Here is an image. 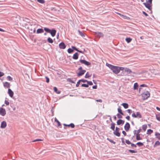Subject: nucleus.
<instances>
[{
  "mask_svg": "<svg viewBox=\"0 0 160 160\" xmlns=\"http://www.w3.org/2000/svg\"><path fill=\"white\" fill-rule=\"evenodd\" d=\"M106 65L115 74L119 73L120 71H123L124 69V68L123 67L113 66L107 63H106Z\"/></svg>",
  "mask_w": 160,
  "mask_h": 160,
  "instance_id": "nucleus-1",
  "label": "nucleus"
},
{
  "mask_svg": "<svg viewBox=\"0 0 160 160\" xmlns=\"http://www.w3.org/2000/svg\"><path fill=\"white\" fill-rule=\"evenodd\" d=\"M44 31L47 33H50L52 37H54L56 33V30L54 28L50 29L46 27L44 28Z\"/></svg>",
  "mask_w": 160,
  "mask_h": 160,
  "instance_id": "nucleus-2",
  "label": "nucleus"
},
{
  "mask_svg": "<svg viewBox=\"0 0 160 160\" xmlns=\"http://www.w3.org/2000/svg\"><path fill=\"white\" fill-rule=\"evenodd\" d=\"M123 72H124L121 75L122 76H129V74L132 72V71L129 68H124Z\"/></svg>",
  "mask_w": 160,
  "mask_h": 160,
  "instance_id": "nucleus-3",
  "label": "nucleus"
},
{
  "mask_svg": "<svg viewBox=\"0 0 160 160\" xmlns=\"http://www.w3.org/2000/svg\"><path fill=\"white\" fill-rule=\"evenodd\" d=\"M132 117L134 118H142V115L140 112H137L136 113H133L132 114Z\"/></svg>",
  "mask_w": 160,
  "mask_h": 160,
  "instance_id": "nucleus-4",
  "label": "nucleus"
},
{
  "mask_svg": "<svg viewBox=\"0 0 160 160\" xmlns=\"http://www.w3.org/2000/svg\"><path fill=\"white\" fill-rule=\"evenodd\" d=\"M79 62L82 63L85 65L87 66H89L91 65V63L89 62L86 61L85 60L80 59Z\"/></svg>",
  "mask_w": 160,
  "mask_h": 160,
  "instance_id": "nucleus-5",
  "label": "nucleus"
},
{
  "mask_svg": "<svg viewBox=\"0 0 160 160\" xmlns=\"http://www.w3.org/2000/svg\"><path fill=\"white\" fill-rule=\"evenodd\" d=\"M145 7L148 8L150 11H151L150 13H152V4L150 3H148L146 2H143V3Z\"/></svg>",
  "mask_w": 160,
  "mask_h": 160,
  "instance_id": "nucleus-6",
  "label": "nucleus"
},
{
  "mask_svg": "<svg viewBox=\"0 0 160 160\" xmlns=\"http://www.w3.org/2000/svg\"><path fill=\"white\" fill-rule=\"evenodd\" d=\"M95 36L98 38H100L104 36L103 34L101 32H97L95 33Z\"/></svg>",
  "mask_w": 160,
  "mask_h": 160,
  "instance_id": "nucleus-7",
  "label": "nucleus"
},
{
  "mask_svg": "<svg viewBox=\"0 0 160 160\" xmlns=\"http://www.w3.org/2000/svg\"><path fill=\"white\" fill-rule=\"evenodd\" d=\"M6 114L5 109L3 108H0V114L3 116H4Z\"/></svg>",
  "mask_w": 160,
  "mask_h": 160,
  "instance_id": "nucleus-8",
  "label": "nucleus"
},
{
  "mask_svg": "<svg viewBox=\"0 0 160 160\" xmlns=\"http://www.w3.org/2000/svg\"><path fill=\"white\" fill-rule=\"evenodd\" d=\"M59 47L60 49H65L66 46L63 42H62L59 44Z\"/></svg>",
  "mask_w": 160,
  "mask_h": 160,
  "instance_id": "nucleus-9",
  "label": "nucleus"
},
{
  "mask_svg": "<svg viewBox=\"0 0 160 160\" xmlns=\"http://www.w3.org/2000/svg\"><path fill=\"white\" fill-rule=\"evenodd\" d=\"M130 126L129 123L128 122H126L124 126L125 130L127 131H128L130 128Z\"/></svg>",
  "mask_w": 160,
  "mask_h": 160,
  "instance_id": "nucleus-10",
  "label": "nucleus"
},
{
  "mask_svg": "<svg viewBox=\"0 0 160 160\" xmlns=\"http://www.w3.org/2000/svg\"><path fill=\"white\" fill-rule=\"evenodd\" d=\"M8 93L11 98H12L13 95V92L10 88H8Z\"/></svg>",
  "mask_w": 160,
  "mask_h": 160,
  "instance_id": "nucleus-11",
  "label": "nucleus"
},
{
  "mask_svg": "<svg viewBox=\"0 0 160 160\" xmlns=\"http://www.w3.org/2000/svg\"><path fill=\"white\" fill-rule=\"evenodd\" d=\"M86 72V70H84L80 71L79 72L77 73V75L78 77L81 76L83 75Z\"/></svg>",
  "mask_w": 160,
  "mask_h": 160,
  "instance_id": "nucleus-12",
  "label": "nucleus"
},
{
  "mask_svg": "<svg viewBox=\"0 0 160 160\" xmlns=\"http://www.w3.org/2000/svg\"><path fill=\"white\" fill-rule=\"evenodd\" d=\"M7 126V123L5 121H3L1 122V128H5Z\"/></svg>",
  "mask_w": 160,
  "mask_h": 160,
  "instance_id": "nucleus-13",
  "label": "nucleus"
},
{
  "mask_svg": "<svg viewBox=\"0 0 160 160\" xmlns=\"http://www.w3.org/2000/svg\"><path fill=\"white\" fill-rule=\"evenodd\" d=\"M117 122L118 125L123 124L124 123V121L123 120L121 119H119L118 120Z\"/></svg>",
  "mask_w": 160,
  "mask_h": 160,
  "instance_id": "nucleus-14",
  "label": "nucleus"
},
{
  "mask_svg": "<svg viewBox=\"0 0 160 160\" xmlns=\"http://www.w3.org/2000/svg\"><path fill=\"white\" fill-rule=\"evenodd\" d=\"M78 55L79 54L78 52H76L72 56V58L75 60L77 59L78 58Z\"/></svg>",
  "mask_w": 160,
  "mask_h": 160,
  "instance_id": "nucleus-15",
  "label": "nucleus"
},
{
  "mask_svg": "<svg viewBox=\"0 0 160 160\" xmlns=\"http://www.w3.org/2000/svg\"><path fill=\"white\" fill-rule=\"evenodd\" d=\"M3 86L5 88H9L10 87V83L8 82H5L3 83Z\"/></svg>",
  "mask_w": 160,
  "mask_h": 160,
  "instance_id": "nucleus-16",
  "label": "nucleus"
},
{
  "mask_svg": "<svg viewBox=\"0 0 160 160\" xmlns=\"http://www.w3.org/2000/svg\"><path fill=\"white\" fill-rule=\"evenodd\" d=\"M143 95L146 96V99H147L150 96V94L149 92L147 91L144 92V93H143Z\"/></svg>",
  "mask_w": 160,
  "mask_h": 160,
  "instance_id": "nucleus-17",
  "label": "nucleus"
},
{
  "mask_svg": "<svg viewBox=\"0 0 160 160\" xmlns=\"http://www.w3.org/2000/svg\"><path fill=\"white\" fill-rule=\"evenodd\" d=\"M44 30L42 28H39L38 29L37 31V33L38 34L42 33L44 32Z\"/></svg>",
  "mask_w": 160,
  "mask_h": 160,
  "instance_id": "nucleus-18",
  "label": "nucleus"
},
{
  "mask_svg": "<svg viewBox=\"0 0 160 160\" xmlns=\"http://www.w3.org/2000/svg\"><path fill=\"white\" fill-rule=\"evenodd\" d=\"M53 90L57 94H60L61 92V91L58 90L57 88L56 87H54Z\"/></svg>",
  "mask_w": 160,
  "mask_h": 160,
  "instance_id": "nucleus-19",
  "label": "nucleus"
},
{
  "mask_svg": "<svg viewBox=\"0 0 160 160\" xmlns=\"http://www.w3.org/2000/svg\"><path fill=\"white\" fill-rule=\"evenodd\" d=\"M115 123L113 122H112L111 124L110 128L114 131L115 130Z\"/></svg>",
  "mask_w": 160,
  "mask_h": 160,
  "instance_id": "nucleus-20",
  "label": "nucleus"
},
{
  "mask_svg": "<svg viewBox=\"0 0 160 160\" xmlns=\"http://www.w3.org/2000/svg\"><path fill=\"white\" fill-rule=\"evenodd\" d=\"M122 105L125 109L128 108L129 106L128 104L126 103H123L122 104Z\"/></svg>",
  "mask_w": 160,
  "mask_h": 160,
  "instance_id": "nucleus-21",
  "label": "nucleus"
},
{
  "mask_svg": "<svg viewBox=\"0 0 160 160\" xmlns=\"http://www.w3.org/2000/svg\"><path fill=\"white\" fill-rule=\"evenodd\" d=\"M113 134L116 136L120 137V133L119 132V131H114L113 132Z\"/></svg>",
  "mask_w": 160,
  "mask_h": 160,
  "instance_id": "nucleus-22",
  "label": "nucleus"
},
{
  "mask_svg": "<svg viewBox=\"0 0 160 160\" xmlns=\"http://www.w3.org/2000/svg\"><path fill=\"white\" fill-rule=\"evenodd\" d=\"M78 32L79 35L82 37H85V34L82 31H80L79 30H78Z\"/></svg>",
  "mask_w": 160,
  "mask_h": 160,
  "instance_id": "nucleus-23",
  "label": "nucleus"
},
{
  "mask_svg": "<svg viewBox=\"0 0 160 160\" xmlns=\"http://www.w3.org/2000/svg\"><path fill=\"white\" fill-rule=\"evenodd\" d=\"M118 112L122 115H124V114L122 111V110L120 108V107H119L118 109Z\"/></svg>",
  "mask_w": 160,
  "mask_h": 160,
  "instance_id": "nucleus-24",
  "label": "nucleus"
},
{
  "mask_svg": "<svg viewBox=\"0 0 160 160\" xmlns=\"http://www.w3.org/2000/svg\"><path fill=\"white\" fill-rule=\"evenodd\" d=\"M138 84L137 82L135 83L134 84L133 88L134 90H137L138 89Z\"/></svg>",
  "mask_w": 160,
  "mask_h": 160,
  "instance_id": "nucleus-25",
  "label": "nucleus"
},
{
  "mask_svg": "<svg viewBox=\"0 0 160 160\" xmlns=\"http://www.w3.org/2000/svg\"><path fill=\"white\" fill-rule=\"evenodd\" d=\"M136 138L137 140H139L142 139L140 137V134H137Z\"/></svg>",
  "mask_w": 160,
  "mask_h": 160,
  "instance_id": "nucleus-26",
  "label": "nucleus"
},
{
  "mask_svg": "<svg viewBox=\"0 0 160 160\" xmlns=\"http://www.w3.org/2000/svg\"><path fill=\"white\" fill-rule=\"evenodd\" d=\"M48 42L49 43H52L53 42V40L50 38L49 37L47 39Z\"/></svg>",
  "mask_w": 160,
  "mask_h": 160,
  "instance_id": "nucleus-27",
  "label": "nucleus"
},
{
  "mask_svg": "<svg viewBox=\"0 0 160 160\" xmlns=\"http://www.w3.org/2000/svg\"><path fill=\"white\" fill-rule=\"evenodd\" d=\"M125 40H126V41L128 43H129L132 40V38H126Z\"/></svg>",
  "mask_w": 160,
  "mask_h": 160,
  "instance_id": "nucleus-28",
  "label": "nucleus"
},
{
  "mask_svg": "<svg viewBox=\"0 0 160 160\" xmlns=\"http://www.w3.org/2000/svg\"><path fill=\"white\" fill-rule=\"evenodd\" d=\"M155 135L157 138L160 140V133L156 132L155 134Z\"/></svg>",
  "mask_w": 160,
  "mask_h": 160,
  "instance_id": "nucleus-29",
  "label": "nucleus"
},
{
  "mask_svg": "<svg viewBox=\"0 0 160 160\" xmlns=\"http://www.w3.org/2000/svg\"><path fill=\"white\" fill-rule=\"evenodd\" d=\"M91 75H92L91 74L90 75L89 74V73H88V72H87L85 75V78H88L90 77H91Z\"/></svg>",
  "mask_w": 160,
  "mask_h": 160,
  "instance_id": "nucleus-30",
  "label": "nucleus"
},
{
  "mask_svg": "<svg viewBox=\"0 0 160 160\" xmlns=\"http://www.w3.org/2000/svg\"><path fill=\"white\" fill-rule=\"evenodd\" d=\"M153 130L151 129H149L148 130L147 134H150L153 132Z\"/></svg>",
  "mask_w": 160,
  "mask_h": 160,
  "instance_id": "nucleus-31",
  "label": "nucleus"
},
{
  "mask_svg": "<svg viewBox=\"0 0 160 160\" xmlns=\"http://www.w3.org/2000/svg\"><path fill=\"white\" fill-rule=\"evenodd\" d=\"M73 52V49L72 48H69L68 50V52L69 53H71Z\"/></svg>",
  "mask_w": 160,
  "mask_h": 160,
  "instance_id": "nucleus-32",
  "label": "nucleus"
},
{
  "mask_svg": "<svg viewBox=\"0 0 160 160\" xmlns=\"http://www.w3.org/2000/svg\"><path fill=\"white\" fill-rule=\"evenodd\" d=\"M156 118L158 120L160 121V113L156 115Z\"/></svg>",
  "mask_w": 160,
  "mask_h": 160,
  "instance_id": "nucleus-33",
  "label": "nucleus"
},
{
  "mask_svg": "<svg viewBox=\"0 0 160 160\" xmlns=\"http://www.w3.org/2000/svg\"><path fill=\"white\" fill-rule=\"evenodd\" d=\"M55 121L58 123V127L61 125L60 122L56 118H55Z\"/></svg>",
  "mask_w": 160,
  "mask_h": 160,
  "instance_id": "nucleus-34",
  "label": "nucleus"
},
{
  "mask_svg": "<svg viewBox=\"0 0 160 160\" xmlns=\"http://www.w3.org/2000/svg\"><path fill=\"white\" fill-rule=\"evenodd\" d=\"M136 145H137L139 147L142 146L143 145V144L142 142H137Z\"/></svg>",
  "mask_w": 160,
  "mask_h": 160,
  "instance_id": "nucleus-35",
  "label": "nucleus"
},
{
  "mask_svg": "<svg viewBox=\"0 0 160 160\" xmlns=\"http://www.w3.org/2000/svg\"><path fill=\"white\" fill-rule=\"evenodd\" d=\"M67 126H68V127H70L72 128H73L75 127V125L74 124H73L72 123H71L70 124L67 125Z\"/></svg>",
  "mask_w": 160,
  "mask_h": 160,
  "instance_id": "nucleus-36",
  "label": "nucleus"
},
{
  "mask_svg": "<svg viewBox=\"0 0 160 160\" xmlns=\"http://www.w3.org/2000/svg\"><path fill=\"white\" fill-rule=\"evenodd\" d=\"M147 128V126L146 125H143L142 126V128L144 131H145Z\"/></svg>",
  "mask_w": 160,
  "mask_h": 160,
  "instance_id": "nucleus-37",
  "label": "nucleus"
},
{
  "mask_svg": "<svg viewBox=\"0 0 160 160\" xmlns=\"http://www.w3.org/2000/svg\"><path fill=\"white\" fill-rule=\"evenodd\" d=\"M131 145V148L132 149H134L137 147L136 145L135 144L133 143H132V144Z\"/></svg>",
  "mask_w": 160,
  "mask_h": 160,
  "instance_id": "nucleus-38",
  "label": "nucleus"
},
{
  "mask_svg": "<svg viewBox=\"0 0 160 160\" xmlns=\"http://www.w3.org/2000/svg\"><path fill=\"white\" fill-rule=\"evenodd\" d=\"M128 151L132 153H137V151L131 150V149H129L128 150Z\"/></svg>",
  "mask_w": 160,
  "mask_h": 160,
  "instance_id": "nucleus-39",
  "label": "nucleus"
},
{
  "mask_svg": "<svg viewBox=\"0 0 160 160\" xmlns=\"http://www.w3.org/2000/svg\"><path fill=\"white\" fill-rule=\"evenodd\" d=\"M7 79L8 81H11L12 80V78L11 76H8L7 77Z\"/></svg>",
  "mask_w": 160,
  "mask_h": 160,
  "instance_id": "nucleus-40",
  "label": "nucleus"
},
{
  "mask_svg": "<svg viewBox=\"0 0 160 160\" xmlns=\"http://www.w3.org/2000/svg\"><path fill=\"white\" fill-rule=\"evenodd\" d=\"M42 140L41 139H36L32 141V142H39V141H42Z\"/></svg>",
  "mask_w": 160,
  "mask_h": 160,
  "instance_id": "nucleus-41",
  "label": "nucleus"
},
{
  "mask_svg": "<svg viewBox=\"0 0 160 160\" xmlns=\"http://www.w3.org/2000/svg\"><path fill=\"white\" fill-rule=\"evenodd\" d=\"M81 87L85 88H88V84H82L81 85Z\"/></svg>",
  "mask_w": 160,
  "mask_h": 160,
  "instance_id": "nucleus-42",
  "label": "nucleus"
},
{
  "mask_svg": "<svg viewBox=\"0 0 160 160\" xmlns=\"http://www.w3.org/2000/svg\"><path fill=\"white\" fill-rule=\"evenodd\" d=\"M107 140H108L111 142L115 144V142L113 140L109 138H107Z\"/></svg>",
  "mask_w": 160,
  "mask_h": 160,
  "instance_id": "nucleus-43",
  "label": "nucleus"
},
{
  "mask_svg": "<svg viewBox=\"0 0 160 160\" xmlns=\"http://www.w3.org/2000/svg\"><path fill=\"white\" fill-rule=\"evenodd\" d=\"M87 84H88V86L89 85H93V83L91 81H87Z\"/></svg>",
  "mask_w": 160,
  "mask_h": 160,
  "instance_id": "nucleus-44",
  "label": "nucleus"
},
{
  "mask_svg": "<svg viewBox=\"0 0 160 160\" xmlns=\"http://www.w3.org/2000/svg\"><path fill=\"white\" fill-rule=\"evenodd\" d=\"M125 142L128 144H131L132 143L128 140H126Z\"/></svg>",
  "mask_w": 160,
  "mask_h": 160,
  "instance_id": "nucleus-45",
  "label": "nucleus"
},
{
  "mask_svg": "<svg viewBox=\"0 0 160 160\" xmlns=\"http://www.w3.org/2000/svg\"><path fill=\"white\" fill-rule=\"evenodd\" d=\"M160 145V142L159 141H156L154 145V147H155L156 145Z\"/></svg>",
  "mask_w": 160,
  "mask_h": 160,
  "instance_id": "nucleus-46",
  "label": "nucleus"
},
{
  "mask_svg": "<svg viewBox=\"0 0 160 160\" xmlns=\"http://www.w3.org/2000/svg\"><path fill=\"white\" fill-rule=\"evenodd\" d=\"M80 82H81V81H80V80H79L78 81V82H77V83L76 84V87H79V86L80 84Z\"/></svg>",
  "mask_w": 160,
  "mask_h": 160,
  "instance_id": "nucleus-47",
  "label": "nucleus"
},
{
  "mask_svg": "<svg viewBox=\"0 0 160 160\" xmlns=\"http://www.w3.org/2000/svg\"><path fill=\"white\" fill-rule=\"evenodd\" d=\"M38 2L41 3H43L45 2L44 0H37Z\"/></svg>",
  "mask_w": 160,
  "mask_h": 160,
  "instance_id": "nucleus-48",
  "label": "nucleus"
},
{
  "mask_svg": "<svg viewBox=\"0 0 160 160\" xmlns=\"http://www.w3.org/2000/svg\"><path fill=\"white\" fill-rule=\"evenodd\" d=\"M68 82H70L72 83H74V82L71 79V78H68Z\"/></svg>",
  "mask_w": 160,
  "mask_h": 160,
  "instance_id": "nucleus-49",
  "label": "nucleus"
},
{
  "mask_svg": "<svg viewBox=\"0 0 160 160\" xmlns=\"http://www.w3.org/2000/svg\"><path fill=\"white\" fill-rule=\"evenodd\" d=\"M80 81H81V82H87L88 80L85 79H80Z\"/></svg>",
  "mask_w": 160,
  "mask_h": 160,
  "instance_id": "nucleus-50",
  "label": "nucleus"
},
{
  "mask_svg": "<svg viewBox=\"0 0 160 160\" xmlns=\"http://www.w3.org/2000/svg\"><path fill=\"white\" fill-rule=\"evenodd\" d=\"M117 116L118 117V118H122V115H121L120 114L118 113L117 114Z\"/></svg>",
  "mask_w": 160,
  "mask_h": 160,
  "instance_id": "nucleus-51",
  "label": "nucleus"
},
{
  "mask_svg": "<svg viewBox=\"0 0 160 160\" xmlns=\"http://www.w3.org/2000/svg\"><path fill=\"white\" fill-rule=\"evenodd\" d=\"M46 79V82L47 83H48L49 82V78L47 77H45Z\"/></svg>",
  "mask_w": 160,
  "mask_h": 160,
  "instance_id": "nucleus-52",
  "label": "nucleus"
},
{
  "mask_svg": "<svg viewBox=\"0 0 160 160\" xmlns=\"http://www.w3.org/2000/svg\"><path fill=\"white\" fill-rule=\"evenodd\" d=\"M126 111L130 114L132 112V111L131 109H128L126 110Z\"/></svg>",
  "mask_w": 160,
  "mask_h": 160,
  "instance_id": "nucleus-53",
  "label": "nucleus"
},
{
  "mask_svg": "<svg viewBox=\"0 0 160 160\" xmlns=\"http://www.w3.org/2000/svg\"><path fill=\"white\" fill-rule=\"evenodd\" d=\"M72 49H73V51L74 50H76V51H77V50H78V49L77 48L75 47L72 46Z\"/></svg>",
  "mask_w": 160,
  "mask_h": 160,
  "instance_id": "nucleus-54",
  "label": "nucleus"
},
{
  "mask_svg": "<svg viewBox=\"0 0 160 160\" xmlns=\"http://www.w3.org/2000/svg\"><path fill=\"white\" fill-rule=\"evenodd\" d=\"M4 75V73L1 72H0V77H1Z\"/></svg>",
  "mask_w": 160,
  "mask_h": 160,
  "instance_id": "nucleus-55",
  "label": "nucleus"
},
{
  "mask_svg": "<svg viewBox=\"0 0 160 160\" xmlns=\"http://www.w3.org/2000/svg\"><path fill=\"white\" fill-rule=\"evenodd\" d=\"M5 103L7 105H9V102L8 101H7L6 100H5Z\"/></svg>",
  "mask_w": 160,
  "mask_h": 160,
  "instance_id": "nucleus-56",
  "label": "nucleus"
},
{
  "mask_svg": "<svg viewBox=\"0 0 160 160\" xmlns=\"http://www.w3.org/2000/svg\"><path fill=\"white\" fill-rule=\"evenodd\" d=\"M77 51L78 52H80L81 53H82V54H84V51H82L79 50L78 49L77 50Z\"/></svg>",
  "mask_w": 160,
  "mask_h": 160,
  "instance_id": "nucleus-57",
  "label": "nucleus"
},
{
  "mask_svg": "<svg viewBox=\"0 0 160 160\" xmlns=\"http://www.w3.org/2000/svg\"><path fill=\"white\" fill-rule=\"evenodd\" d=\"M141 128H140L137 131V134H139V133L141 132Z\"/></svg>",
  "mask_w": 160,
  "mask_h": 160,
  "instance_id": "nucleus-58",
  "label": "nucleus"
},
{
  "mask_svg": "<svg viewBox=\"0 0 160 160\" xmlns=\"http://www.w3.org/2000/svg\"><path fill=\"white\" fill-rule=\"evenodd\" d=\"M142 13L144 15L146 16H148L147 13L144 11H142Z\"/></svg>",
  "mask_w": 160,
  "mask_h": 160,
  "instance_id": "nucleus-59",
  "label": "nucleus"
},
{
  "mask_svg": "<svg viewBox=\"0 0 160 160\" xmlns=\"http://www.w3.org/2000/svg\"><path fill=\"white\" fill-rule=\"evenodd\" d=\"M147 86V85L145 84H142L140 85L141 87H146Z\"/></svg>",
  "mask_w": 160,
  "mask_h": 160,
  "instance_id": "nucleus-60",
  "label": "nucleus"
},
{
  "mask_svg": "<svg viewBox=\"0 0 160 160\" xmlns=\"http://www.w3.org/2000/svg\"><path fill=\"white\" fill-rule=\"evenodd\" d=\"M124 138H122V143L123 144H125L126 145L125 143V142H124Z\"/></svg>",
  "mask_w": 160,
  "mask_h": 160,
  "instance_id": "nucleus-61",
  "label": "nucleus"
},
{
  "mask_svg": "<svg viewBox=\"0 0 160 160\" xmlns=\"http://www.w3.org/2000/svg\"><path fill=\"white\" fill-rule=\"evenodd\" d=\"M122 133L125 136H126L127 135L126 132L124 131H122Z\"/></svg>",
  "mask_w": 160,
  "mask_h": 160,
  "instance_id": "nucleus-62",
  "label": "nucleus"
},
{
  "mask_svg": "<svg viewBox=\"0 0 160 160\" xmlns=\"http://www.w3.org/2000/svg\"><path fill=\"white\" fill-rule=\"evenodd\" d=\"M126 118L128 120H130V117L129 116H127L126 117Z\"/></svg>",
  "mask_w": 160,
  "mask_h": 160,
  "instance_id": "nucleus-63",
  "label": "nucleus"
},
{
  "mask_svg": "<svg viewBox=\"0 0 160 160\" xmlns=\"http://www.w3.org/2000/svg\"><path fill=\"white\" fill-rule=\"evenodd\" d=\"M97 85H94L92 86V88L93 89H96L97 88Z\"/></svg>",
  "mask_w": 160,
  "mask_h": 160,
  "instance_id": "nucleus-64",
  "label": "nucleus"
}]
</instances>
